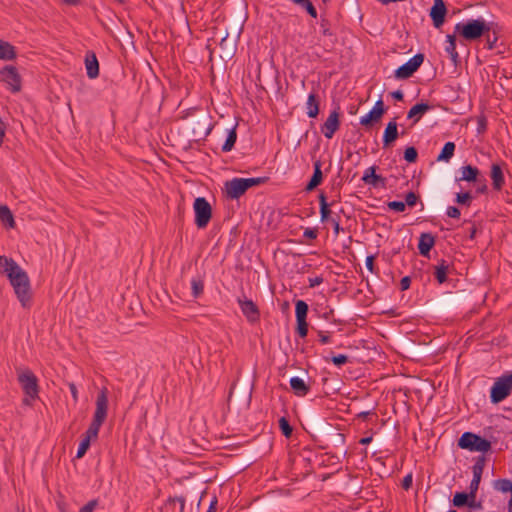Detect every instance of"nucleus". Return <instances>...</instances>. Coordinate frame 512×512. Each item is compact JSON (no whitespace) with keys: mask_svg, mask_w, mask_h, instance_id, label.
Segmentation results:
<instances>
[{"mask_svg":"<svg viewBox=\"0 0 512 512\" xmlns=\"http://www.w3.org/2000/svg\"><path fill=\"white\" fill-rule=\"evenodd\" d=\"M493 29H495V22L477 18L457 23L454 32L464 40L472 42L483 37L484 34L491 32Z\"/></svg>","mask_w":512,"mask_h":512,"instance_id":"obj_1","label":"nucleus"},{"mask_svg":"<svg viewBox=\"0 0 512 512\" xmlns=\"http://www.w3.org/2000/svg\"><path fill=\"white\" fill-rule=\"evenodd\" d=\"M7 277L22 307H29L31 300V289L27 273L20 267L13 273H8Z\"/></svg>","mask_w":512,"mask_h":512,"instance_id":"obj_2","label":"nucleus"},{"mask_svg":"<svg viewBox=\"0 0 512 512\" xmlns=\"http://www.w3.org/2000/svg\"><path fill=\"white\" fill-rule=\"evenodd\" d=\"M266 181V177L233 178L225 183V192L230 199H238L249 188L264 184Z\"/></svg>","mask_w":512,"mask_h":512,"instance_id":"obj_3","label":"nucleus"},{"mask_svg":"<svg viewBox=\"0 0 512 512\" xmlns=\"http://www.w3.org/2000/svg\"><path fill=\"white\" fill-rule=\"evenodd\" d=\"M18 382L20 383L26 397L23 402L26 405H31V401L38 398L39 386L36 375L30 370H21L17 374Z\"/></svg>","mask_w":512,"mask_h":512,"instance_id":"obj_4","label":"nucleus"},{"mask_svg":"<svg viewBox=\"0 0 512 512\" xmlns=\"http://www.w3.org/2000/svg\"><path fill=\"white\" fill-rule=\"evenodd\" d=\"M458 447L471 452L486 453L491 449V442L473 432H464L458 440Z\"/></svg>","mask_w":512,"mask_h":512,"instance_id":"obj_5","label":"nucleus"},{"mask_svg":"<svg viewBox=\"0 0 512 512\" xmlns=\"http://www.w3.org/2000/svg\"><path fill=\"white\" fill-rule=\"evenodd\" d=\"M512 391V372L497 378L491 387L490 400L493 404H498L506 399Z\"/></svg>","mask_w":512,"mask_h":512,"instance_id":"obj_6","label":"nucleus"},{"mask_svg":"<svg viewBox=\"0 0 512 512\" xmlns=\"http://www.w3.org/2000/svg\"><path fill=\"white\" fill-rule=\"evenodd\" d=\"M195 224L199 229L207 227L211 217L212 208L204 197H198L194 201Z\"/></svg>","mask_w":512,"mask_h":512,"instance_id":"obj_7","label":"nucleus"},{"mask_svg":"<svg viewBox=\"0 0 512 512\" xmlns=\"http://www.w3.org/2000/svg\"><path fill=\"white\" fill-rule=\"evenodd\" d=\"M242 27L237 23L232 26L231 35L229 38V32L226 30L219 43L220 48L223 51V56L226 58H232L236 51L237 41L241 35Z\"/></svg>","mask_w":512,"mask_h":512,"instance_id":"obj_8","label":"nucleus"},{"mask_svg":"<svg viewBox=\"0 0 512 512\" xmlns=\"http://www.w3.org/2000/svg\"><path fill=\"white\" fill-rule=\"evenodd\" d=\"M424 61V54L417 53L411 59H409L406 63L401 65L395 70V77L397 79H408L411 77L422 65Z\"/></svg>","mask_w":512,"mask_h":512,"instance_id":"obj_9","label":"nucleus"},{"mask_svg":"<svg viewBox=\"0 0 512 512\" xmlns=\"http://www.w3.org/2000/svg\"><path fill=\"white\" fill-rule=\"evenodd\" d=\"M108 412V390L103 387L96 398V409L93 415V421L103 424Z\"/></svg>","mask_w":512,"mask_h":512,"instance_id":"obj_10","label":"nucleus"},{"mask_svg":"<svg viewBox=\"0 0 512 512\" xmlns=\"http://www.w3.org/2000/svg\"><path fill=\"white\" fill-rule=\"evenodd\" d=\"M0 81L5 82L12 92H18L21 89V77L14 66H5L0 70Z\"/></svg>","mask_w":512,"mask_h":512,"instance_id":"obj_11","label":"nucleus"},{"mask_svg":"<svg viewBox=\"0 0 512 512\" xmlns=\"http://www.w3.org/2000/svg\"><path fill=\"white\" fill-rule=\"evenodd\" d=\"M386 112V108L382 99L376 101L374 107L369 111L368 114L360 118V124L366 128L372 126L374 123L380 121L384 113Z\"/></svg>","mask_w":512,"mask_h":512,"instance_id":"obj_12","label":"nucleus"},{"mask_svg":"<svg viewBox=\"0 0 512 512\" xmlns=\"http://www.w3.org/2000/svg\"><path fill=\"white\" fill-rule=\"evenodd\" d=\"M237 302L249 323L254 324L260 321L259 308L252 300L238 298Z\"/></svg>","mask_w":512,"mask_h":512,"instance_id":"obj_13","label":"nucleus"},{"mask_svg":"<svg viewBox=\"0 0 512 512\" xmlns=\"http://www.w3.org/2000/svg\"><path fill=\"white\" fill-rule=\"evenodd\" d=\"M339 112L333 110L321 126V132L327 139H331L340 127Z\"/></svg>","mask_w":512,"mask_h":512,"instance_id":"obj_14","label":"nucleus"},{"mask_svg":"<svg viewBox=\"0 0 512 512\" xmlns=\"http://www.w3.org/2000/svg\"><path fill=\"white\" fill-rule=\"evenodd\" d=\"M447 13V8L443 0H434V5L430 9V17L433 21V25L436 28H440L444 21Z\"/></svg>","mask_w":512,"mask_h":512,"instance_id":"obj_15","label":"nucleus"},{"mask_svg":"<svg viewBox=\"0 0 512 512\" xmlns=\"http://www.w3.org/2000/svg\"><path fill=\"white\" fill-rule=\"evenodd\" d=\"M85 68L89 79H95L99 76V62L93 51H87L85 55Z\"/></svg>","mask_w":512,"mask_h":512,"instance_id":"obj_16","label":"nucleus"},{"mask_svg":"<svg viewBox=\"0 0 512 512\" xmlns=\"http://www.w3.org/2000/svg\"><path fill=\"white\" fill-rule=\"evenodd\" d=\"M398 129H397V122L396 118H393L391 121H389L386 125V128L383 133V147L388 148L390 145L397 140L398 138Z\"/></svg>","mask_w":512,"mask_h":512,"instance_id":"obj_17","label":"nucleus"},{"mask_svg":"<svg viewBox=\"0 0 512 512\" xmlns=\"http://www.w3.org/2000/svg\"><path fill=\"white\" fill-rule=\"evenodd\" d=\"M435 237L431 233H422L418 242V250L422 256H429L431 249L435 245Z\"/></svg>","mask_w":512,"mask_h":512,"instance_id":"obj_18","label":"nucleus"},{"mask_svg":"<svg viewBox=\"0 0 512 512\" xmlns=\"http://www.w3.org/2000/svg\"><path fill=\"white\" fill-rule=\"evenodd\" d=\"M318 198H319V204H320V220H321V222L325 223V222L331 221V218H333L331 216V214H332L331 207L334 205L335 201L328 203L327 197L325 196V194L323 192L319 194Z\"/></svg>","mask_w":512,"mask_h":512,"instance_id":"obj_19","label":"nucleus"},{"mask_svg":"<svg viewBox=\"0 0 512 512\" xmlns=\"http://www.w3.org/2000/svg\"><path fill=\"white\" fill-rule=\"evenodd\" d=\"M431 108L432 107L428 103H417L410 108L407 113V118L413 119V124H416L426 112L431 110Z\"/></svg>","mask_w":512,"mask_h":512,"instance_id":"obj_20","label":"nucleus"},{"mask_svg":"<svg viewBox=\"0 0 512 512\" xmlns=\"http://www.w3.org/2000/svg\"><path fill=\"white\" fill-rule=\"evenodd\" d=\"M490 176L494 190L500 191L505 185V178L499 164H492Z\"/></svg>","mask_w":512,"mask_h":512,"instance_id":"obj_21","label":"nucleus"},{"mask_svg":"<svg viewBox=\"0 0 512 512\" xmlns=\"http://www.w3.org/2000/svg\"><path fill=\"white\" fill-rule=\"evenodd\" d=\"M376 167L371 166L367 168L364 172V175L362 176V181L365 184L372 185L374 187H377L380 183L382 186L385 184V178H383L380 175H377L375 173Z\"/></svg>","mask_w":512,"mask_h":512,"instance_id":"obj_22","label":"nucleus"},{"mask_svg":"<svg viewBox=\"0 0 512 512\" xmlns=\"http://www.w3.org/2000/svg\"><path fill=\"white\" fill-rule=\"evenodd\" d=\"M461 176L457 181L477 182L480 170L472 165H465L460 168Z\"/></svg>","mask_w":512,"mask_h":512,"instance_id":"obj_23","label":"nucleus"},{"mask_svg":"<svg viewBox=\"0 0 512 512\" xmlns=\"http://www.w3.org/2000/svg\"><path fill=\"white\" fill-rule=\"evenodd\" d=\"M321 162L319 160L314 162V172L310 179V181L307 183L305 190L310 192L314 190L318 185L321 184L323 180V174L321 170Z\"/></svg>","mask_w":512,"mask_h":512,"instance_id":"obj_24","label":"nucleus"},{"mask_svg":"<svg viewBox=\"0 0 512 512\" xmlns=\"http://www.w3.org/2000/svg\"><path fill=\"white\" fill-rule=\"evenodd\" d=\"M290 386L294 394L299 397L306 396L310 391L309 385H307L305 381L299 377H292L290 379Z\"/></svg>","mask_w":512,"mask_h":512,"instance_id":"obj_25","label":"nucleus"},{"mask_svg":"<svg viewBox=\"0 0 512 512\" xmlns=\"http://www.w3.org/2000/svg\"><path fill=\"white\" fill-rule=\"evenodd\" d=\"M16 57V50L9 42L0 39V59L13 60Z\"/></svg>","mask_w":512,"mask_h":512,"instance_id":"obj_26","label":"nucleus"},{"mask_svg":"<svg viewBox=\"0 0 512 512\" xmlns=\"http://www.w3.org/2000/svg\"><path fill=\"white\" fill-rule=\"evenodd\" d=\"M20 266L12 259L6 256H0V272L8 276V273H13L18 270Z\"/></svg>","mask_w":512,"mask_h":512,"instance_id":"obj_27","label":"nucleus"},{"mask_svg":"<svg viewBox=\"0 0 512 512\" xmlns=\"http://www.w3.org/2000/svg\"><path fill=\"white\" fill-rule=\"evenodd\" d=\"M307 115L310 118H316L319 114V101L315 93H310L306 102Z\"/></svg>","mask_w":512,"mask_h":512,"instance_id":"obj_28","label":"nucleus"},{"mask_svg":"<svg viewBox=\"0 0 512 512\" xmlns=\"http://www.w3.org/2000/svg\"><path fill=\"white\" fill-rule=\"evenodd\" d=\"M0 221L7 228H14L15 226L14 216L6 205H0Z\"/></svg>","mask_w":512,"mask_h":512,"instance_id":"obj_29","label":"nucleus"},{"mask_svg":"<svg viewBox=\"0 0 512 512\" xmlns=\"http://www.w3.org/2000/svg\"><path fill=\"white\" fill-rule=\"evenodd\" d=\"M455 143L454 142H446L437 157V161L439 162H448L454 155L455 151Z\"/></svg>","mask_w":512,"mask_h":512,"instance_id":"obj_30","label":"nucleus"},{"mask_svg":"<svg viewBox=\"0 0 512 512\" xmlns=\"http://www.w3.org/2000/svg\"><path fill=\"white\" fill-rule=\"evenodd\" d=\"M484 467H485V457L484 456L477 457L476 461L472 467V472H473L472 480L473 481L480 483Z\"/></svg>","mask_w":512,"mask_h":512,"instance_id":"obj_31","label":"nucleus"},{"mask_svg":"<svg viewBox=\"0 0 512 512\" xmlns=\"http://www.w3.org/2000/svg\"><path fill=\"white\" fill-rule=\"evenodd\" d=\"M499 33H500V27L495 22V29H493V30H491V32H487L486 34L483 35V37H485V40H486L487 49L492 50L496 47Z\"/></svg>","mask_w":512,"mask_h":512,"instance_id":"obj_32","label":"nucleus"},{"mask_svg":"<svg viewBox=\"0 0 512 512\" xmlns=\"http://www.w3.org/2000/svg\"><path fill=\"white\" fill-rule=\"evenodd\" d=\"M446 38H447L448 45L446 46L445 50L450 55L453 63L457 64L459 55L456 51V36H455V34L454 35L448 34Z\"/></svg>","mask_w":512,"mask_h":512,"instance_id":"obj_33","label":"nucleus"},{"mask_svg":"<svg viewBox=\"0 0 512 512\" xmlns=\"http://www.w3.org/2000/svg\"><path fill=\"white\" fill-rule=\"evenodd\" d=\"M236 127H237V125H235L233 128H231L228 131V135H227L226 141L224 142V144L222 146V151L223 152H229V151H231L233 149V147H234V145L236 143V140H237Z\"/></svg>","mask_w":512,"mask_h":512,"instance_id":"obj_34","label":"nucleus"},{"mask_svg":"<svg viewBox=\"0 0 512 512\" xmlns=\"http://www.w3.org/2000/svg\"><path fill=\"white\" fill-rule=\"evenodd\" d=\"M448 265L445 260H441L440 264L435 268V278L442 284L447 280Z\"/></svg>","mask_w":512,"mask_h":512,"instance_id":"obj_35","label":"nucleus"},{"mask_svg":"<svg viewBox=\"0 0 512 512\" xmlns=\"http://www.w3.org/2000/svg\"><path fill=\"white\" fill-rule=\"evenodd\" d=\"M308 313V305L303 300H298L295 303V314H296V321L298 320H306Z\"/></svg>","mask_w":512,"mask_h":512,"instance_id":"obj_36","label":"nucleus"},{"mask_svg":"<svg viewBox=\"0 0 512 512\" xmlns=\"http://www.w3.org/2000/svg\"><path fill=\"white\" fill-rule=\"evenodd\" d=\"M469 498H471L469 493H466V492H456L454 494V496H453L452 504L455 507H459V508L467 506Z\"/></svg>","mask_w":512,"mask_h":512,"instance_id":"obj_37","label":"nucleus"},{"mask_svg":"<svg viewBox=\"0 0 512 512\" xmlns=\"http://www.w3.org/2000/svg\"><path fill=\"white\" fill-rule=\"evenodd\" d=\"M192 295L194 298H198L204 291V283L201 278H193L191 280Z\"/></svg>","mask_w":512,"mask_h":512,"instance_id":"obj_38","label":"nucleus"},{"mask_svg":"<svg viewBox=\"0 0 512 512\" xmlns=\"http://www.w3.org/2000/svg\"><path fill=\"white\" fill-rule=\"evenodd\" d=\"M101 426L102 424L92 420L83 438L88 439L89 441H91V439L97 438Z\"/></svg>","mask_w":512,"mask_h":512,"instance_id":"obj_39","label":"nucleus"},{"mask_svg":"<svg viewBox=\"0 0 512 512\" xmlns=\"http://www.w3.org/2000/svg\"><path fill=\"white\" fill-rule=\"evenodd\" d=\"M279 428H280L282 434L286 438H290L291 437L292 432H293V428L290 425L289 421L285 417H281L279 419Z\"/></svg>","mask_w":512,"mask_h":512,"instance_id":"obj_40","label":"nucleus"},{"mask_svg":"<svg viewBox=\"0 0 512 512\" xmlns=\"http://www.w3.org/2000/svg\"><path fill=\"white\" fill-rule=\"evenodd\" d=\"M495 488L503 493H512V481L509 479H499L495 482Z\"/></svg>","mask_w":512,"mask_h":512,"instance_id":"obj_41","label":"nucleus"},{"mask_svg":"<svg viewBox=\"0 0 512 512\" xmlns=\"http://www.w3.org/2000/svg\"><path fill=\"white\" fill-rule=\"evenodd\" d=\"M320 29H321V34L324 36V37H332L334 36V33L333 31L331 30V25H330V22L328 19L326 18H321V21H320Z\"/></svg>","mask_w":512,"mask_h":512,"instance_id":"obj_42","label":"nucleus"},{"mask_svg":"<svg viewBox=\"0 0 512 512\" xmlns=\"http://www.w3.org/2000/svg\"><path fill=\"white\" fill-rule=\"evenodd\" d=\"M417 158H418V152L416 150L415 147L411 146V147H407L404 151V159L408 162V163H414L417 161Z\"/></svg>","mask_w":512,"mask_h":512,"instance_id":"obj_43","label":"nucleus"},{"mask_svg":"<svg viewBox=\"0 0 512 512\" xmlns=\"http://www.w3.org/2000/svg\"><path fill=\"white\" fill-rule=\"evenodd\" d=\"M473 197L470 192L457 193L455 201L458 204L470 206Z\"/></svg>","mask_w":512,"mask_h":512,"instance_id":"obj_44","label":"nucleus"},{"mask_svg":"<svg viewBox=\"0 0 512 512\" xmlns=\"http://www.w3.org/2000/svg\"><path fill=\"white\" fill-rule=\"evenodd\" d=\"M90 442L91 441H89L88 439H85V438H83L81 440L78 450H77V454H76L77 458H82L85 455V453L87 452V450L90 447Z\"/></svg>","mask_w":512,"mask_h":512,"instance_id":"obj_45","label":"nucleus"},{"mask_svg":"<svg viewBox=\"0 0 512 512\" xmlns=\"http://www.w3.org/2000/svg\"><path fill=\"white\" fill-rule=\"evenodd\" d=\"M296 322H297L296 331H297L298 335L301 338L306 337L307 333H308V324H307L306 320H298Z\"/></svg>","mask_w":512,"mask_h":512,"instance_id":"obj_46","label":"nucleus"},{"mask_svg":"<svg viewBox=\"0 0 512 512\" xmlns=\"http://www.w3.org/2000/svg\"><path fill=\"white\" fill-rule=\"evenodd\" d=\"M388 208L396 212H403L406 206L402 201H390L388 202Z\"/></svg>","mask_w":512,"mask_h":512,"instance_id":"obj_47","label":"nucleus"},{"mask_svg":"<svg viewBox=\"0 0 512 512\" xmlns=\"http://www.w3.org/2000/svg\"><path fill=\"white\" fill-rule=\"evenodd\" d=\"M300 6H302L303 8L306 9L307 13L313 17V18H316L317 17V10L316 8L313 6V4L311 3V1L309 0H306L305 2H303L302 4H300Z\"/></svg>","mask_w":512,"mask_h":512,"instance_id":"obj_48","label":"nucleus"},{"mask_svg":"<svg viewBox=\"0 0 512 512\" xmlns=\"http://www.w3.org/2000/svg\"><path fill=\"white\" fill-rule=\"evenodd\" d=\"M418 196L414 192H408L405 196V206L413 207L416 205Z\"/></svg>","mask_w":512,"mask_h":512,"instance_id":"obj_49","label":"nucleus"},{"mask_svg":"<svg viewBox=\"0 0 512 512\" xmlns=\"http://www.w3.org/2000/svg\"><path fill=\"white\" fill-rule=\"evenodd\" d=\"M331 361L333 362L334 365L340 367L348 362V357L344 354H339V355L333 356L331 358Z\"/></svg>","mask_w":512,"mask_h":512,"instance_id":"obj_50","label":"nucleus"},{"mask_svg":"<svg viewBox=\"0 0 512 512\" xmlns=\"http://www.w3.org/2000/svg\"><path fill=\"white\" fill-rule=\"evenodd\" d=\"M97 506H98V500L93 499V500H90L87 504H85L79 510V512H93Z\"/></svg>","mask_w":512,"mask_h":512,"instance_id":"obj_51","label":"nucleus"},{"mask_svg":"<svg viewBox=\"0 0 512 512\" xmlns=\"http://www.w3.org/2000/svg\"><path fill=\"white\" fill-rule=\"evenodd\" d=\"M467 507L471 510H481L483 508L482 502L477 501L475 498H469Z\"/></svg>","mask_w":512,"mask_h":512,"instance_id":"obj_52","label":"nucleus"},{"mask_svg":"<svg viewBox=\"0 0 512 512\" xmlns=\"http://www.w3.org/2000/svg\"><path fill=\"white\" fill-rule=\"evenodd\" d=\"M446 214L450 218L458 219V218H460L461 212H460V210L457 207L449 206L447 208Z\"/></svg>","mask_w":512,"mask_h":512,"instance_id":"obj_53","label":"nucleus"},{"mask_svg":"<svg viewBox=\"0 0 512 512\" xmlns=\"http://www.w3.org/2000/svg\"><path fill=\"white\" fill-rule=\"evenodd\" d=\"M323 281L324 279L322 276L311 277L308 279L309 287L314 288L316 286H319L320 284L323 283Z\"/></svg>","mask_w":512,"mask_h":512,"instance_id":"obj_54","label":"nucleus"},{"mask_svg":"<svg viewBox=\"0 0 512 512\" xmlns=\"http://www.w3.org/2000/svg\"><path fill=\"white\" fill-rule=\"evenodd\" d=\"M412 482H413L412 474L406 475L402 480V484H401L402 488L404 490H409L412 486Z\"/></svg>","mask_w":512,"mask_h":512,"instance_id":"obj_55","label":"nucleus"},{"mask_svg":"<svg viewBox=\"0 0 512 512\" xmlns=\"http://www.w3.org/2000/svg\"><path fill=\"white\" fill-rule=\"evenodd\" d=\"M479 482H475L473 480H471L470 482V485H469V494H470V497L471 498H475L476 497V493L479 489Z\"/></svg>","mask_w":512,"mask_h":512,"instance_id":"obj_56","label":"nucleus"},{"mask_svg":"<svg viewBox=\"0 0 512 512\" xmlns=\"http://www.w3.org/2000/svg\"><path fill=\"white\" fill-rule=\"evenodd\" d=\"M318 235V231L315 228H306L303 236L309 239H316Z\"/></svg>","mask_w":512,"mask_h":512,"instance_id":"obj_57","label":"nucleus"},{"mask_svg":"<svg viewBox=\"0 0 512 512\" xmlns=\"http://www.w3.org/2000/svg\"><path fill=\"white\" fill-rule=\"evenodd\" d=\"M374 261H375V256L374 255H369V256L366 257L365 265H366V268L371 273L375 272V270H374Z\"/></svg>","mask_w":512,"mask_h":512,"instance_id":"obj_58","label":"nucleus"},{"mask_svg":"<svg viewBox=\"0 0 512 512\" xmlns=\"http://www.w3.org/2000/svg\"><path fill=\"white\" fill-rule=\"evenodd\" d=\"M411 278L409 276H405L400 281V289L401 291L408 290L410 288Z\"/></svg>","mask_w":512,"mask_h":512,"instance_id":"obj_59","label":"nucleus"},{"mask_svg":"<svg viewBox=\"0 0 512 512\" xmlns=\"http://www.w3.org/2000/svg\"><path fill=\"white\" fill-rule=\"evenodd\" d=\"M333 225V230H334V233L336 235L339 234L340 230H341V227H340V218L337 216V217H334V218H331V221H330Z\"/></svg>","mask_w":512,"mask_h":512,"instance_id":"obj_60","label":"nucleus"},{"mask_svg":"<svg viewBox=\"0 0 512 512\" xmlns=\"http://www.w3.org/2000/svg\"><path fill=\"white\" fill-rule=\"evenodd\" d=\"M68 387H69V390L71 392L74 402L77 403L78 402V390H77L76 385L73 382H71L68 384Z\"/></svg>","mask_w":512,"mask_h":512,"instance_id":"obj_61","label":"nucleus"},{"mask_svg":"<svg viewBox=\"0 0 512 512\" xmlns=\"http://www.w3.org/2000/svg\"><path fill=\"white\" fill-rule=\"evenodd\" d=\"M5 132H6V125H5V123L0 119V147H1V146H2V144H3L4 137H5Z\"/></svg>","mask_w":512,"mask_h":512,"instance_id":"obj_62","label":"nucleus"},{"mask_svg":"<svg viewBox=\"0 0 512 512\" xmlns=\"http://www.w3.org/2000/svg\"><path fill=\"white\" fill-rule=\"evenodd\" d=\"M391 97L397 101H402L404 98V94L401 90H396L390 93Z\"/></svg>","mask_w":512,"mask_h":512,"instance_id":"obj_63","label":"nucleus"},{"mask_svg":"<svg viewBox=\"0 0 512 512\" xmlns=\"http://www.w3.org/2000/svg\"><path fill=\"white\" fill-rule=\"evenodd\" d=\"M487 190H488V187H487V184H486V180L483 179L482 184L477 187L476 192L479 193V194H484V193L487 192Z\"/></svg>","mask_w":512,"mask_h":512,"instance_id":"obj_64","label":"nucleus"}]
</instances>
